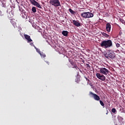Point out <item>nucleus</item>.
Here are the masks:
<instances>
[{
    "label": "nucleus",
    "instance_id": "1",
    "mask_svg": "<svg viewBox=\"0 0 125 125\" xmlns=\"http://www.w3.org/2000/svg\"><path fill=\"white\" fill-rule=\"evenodd\" d=\"M100 46L104 48H109V47H111V46H113V43L111 40H107L102 42Z\"/></svg>",
    "mask_w": 125,
    "mask_h": 125
},
{
    "label": "nucleus",
    "instance_id": "2",
    "mask_svg": "<svg viewBox=\"0 0 125 125\" xmlns=\"http://www.w3.org/2000/svg\"><path fill=\"white\" fill-rule=\"evenodd\" d=\"M116 53L114 52V51L108 50L107 52L104 54V57L107 59H116Z\"/></svg>",
    "mask_w": 125,
    "mask_h": 125
},
{
    "label": "nucleus",
    "instance_id": "3",
    "mask_svg": "<svg viewBox=\"0 0 125 125\" xmlns=\"http://www.w3.org/2000/svg\"><path fill=\"white\" fill-rule=\"evenodd\" d=\"M68 62L70 63H67V65L69 68H72L73 69H76V70H80V68L78 67L77 63L74 62L73 59H69Z\"/></svg>",
    "mask_w": 125,
    "mask_h": 125
},
{
    "label": "nucleus",
    "instance_id": "4",
    "mask_svg": "<svg viewBox=\"0 0 125 125\" xmlns=\"http://www.w3.org/2000/svg\"><path fill=\"white\" fill-rule=\"evenodd\" d=\"M81 15L82 17H83V18H85V19L91 18L94 16L93 14L90 12H85L81 13Z\"/></svg>",
    "mask_w": 125,
    "mask_h": 125
},
{
    "label": "nucleus",
    "instance_id": "5",
    "mask_svg": "<svg viewBox=\"0 0 125 125\" xmlns=\"http://www.w3.org/2000/svg\"><path fill=\"white\" fill-rule=\"evenodd\" d=\"M49 3L54 6H61V4L59 0H50Z\"/></svg>",
    "mask_w": 125,
    "mask_h": 125
},
{
    "label": "nucleus",
    "instance_id": "6",
    "mask_svg": "<svg viewBox=\"0 0 125 125\" xmlns=\"http://www.w3.org/2000/svg\"><path fill=\"white\" fill-rule=\"evenodd\" d=\"M89 95L90 97H93L96 101H99L100 100V97L97 94L93 93L91 91L89 92Z\"/></svg>",
    "mask_w": 125,
    "mask_h": 125
},
{
    "label": "nucleus",
    "instance_id": "7",
    "mask_svg": "<svg viewBox=\"0 0 125 125\" xmlns=\"http://www.w3.org/2000/svg\"><path fill=\"white\" fill-rule=\"evenodd\" d=\"M100 73L102 74V75L107 76V75L109 74V70L107 69V68L105 67H102L100 68Z\"/></svg>",
    "mask_w": 125,
    "mask_h": 125
},
{
    "label": "nucleus",
    "instance_id": "8",
    "mask_svg": "<svg viewBox=\"0 0 125 125\" xmlns=\"http://www.w3.org/2000/svg\"><path fill=\"white\" fill-rule=\"evenodd\" d=\"M18 6L20 11H21V14H24L25 15V16H24V15H22V18H23V19H25V18H26V19H27V12H26L25 10L23 9V8H22V7H20L19 5H18Z\"/></svg>",
    "mask_w": 125,
    "mask_h": 125
},
{
    "label": "nucleus",
    "instance_id": "9",
    "mask_svg": "<svg viewBox=\"0 0 125 125\" xmlns=\"http://www.w3.org/2000/svg\"><path fill=\"white\" fill-rule=\"evenodd\" d=\"M96 76L99 80H101L103 82H105V80H106V77L104 76L103 74H101L100 73H96Z\"/></svg>",
    "mask_w": 125,
    "mask_h": 125
},
{
    "label": "nucleus",
    "instance_id": "10",
    "mask_svg": "<svg viewBox=\"0 0 125 125\" xmlns=\"http://www.w3.org/2000/svg\"><path fill=\"white\" fill-rule=\"evenodd\" d=\"M31 4L33 5H34L35 6H36L37 7H38V8H42V6L37 1H35V0H29Z\"/></svg>",
    "mask_w": 125,
    "mask_h": 125
},
{
    "label": "nucleus",
    "instance_id": "11",
    "mask_svg": "<svg viewBox=\"0 0 125 125\" xmlns=\"http://www.w3.org/2000/svg\"><path fill=\"white\" fill-rule=\"evenodd\" d=\"M24 37L25 39L27 41V42H33L32 39H31V36L28 35L27 34H24Z\"/></svg>",
    "mask_w": 125,
    "mask_h": 125
},
{
    "label": "nucleus",
    "instance_id": "12",
    "mask_svg": "<svg viewBox=\"0 0 125 125\" xmlns=\"http://www.w3.org/2000/svg\"><path fill=\"white\" fill-rule=\"evenodd\" d=\"M117 119L118 120L119 123L122 124V125H125V122L124 121V118L123 117L120 116V115H118L117 116Z\"/></svg>",
    "mask_w": 125,
    "mask_h": 125
},
{
    "label": "nucleus",
    "instance_id": "13",
    "mask_svg": "<svg viewBox=\"0 0 125 125\" xmlns=\"http://www.w3.org/2000/svg\"><path fill=\"white\" fill-rule=\"evenodd\" d=\"M14 16V14L13 13V12L12 11H11L9 12V13L8 14L7 17L9 19H12Z\"/></svg>",
    "mask_w": 125,
    "mask_h": 125
},
{
    "label": "nucleus",
    "instance_id": "14",
    "mask_svg": "<svg viewBox=\"0 0 125 125\" xmlns=\"http://www.w3.org/2000/svg\"><path fill=\"white\" fill-rule=\"evenodd\" d=\"M72 22H73V25H74V26H76V27H81V23L79 22L78 21L76 20H73Z\"/></svg>",
    "mask_w": 125,
    "mask_h": 125
},
{
    "label": "nucleus",
    "instance_id": "15",
    "mask_svg": "<svg viewBox=\"0 0 125 125\" xmlns=\"http://www.w3.org/2000/svg\"><path fill=\"white\" fill-rule=\"evenodd\" d=\"M106 31H107L108 33L111 31V24L109 23H107L106 24Z\"/></svg>",
    "mask_w": 125,
    "mask_h": 125
},
{
    "label": "nucleus",
    "instance_id": "16",
    "mask_svg": "<svg viewBox=\"0 0 125 125\" xmlns=\"http://www.w3.org/2000/svg\"><path fill=\"white\" fill-rule=\"evenodd\" d=\"M62 35L64 37H68V32L67 31H63L62 32Z\"/></svg>",
    "mask_w": 125,
    "mask_h": 125
},
{
    "label": "nucleus",
    "instance_id": "17",
    "mask_svg": "<svg viewBox=\"0 0 125 125\" xmlns=\"http://www.w3.org/2000/svg\"><path fill=\"white\" fill-rule=\"evenodd\" d=\"M102 36L104 37H105V38H109V36L107 33H105V32H102Z\"/></svg>",
    "mask_w": 125,
    "mask_h": 125
},
{
    "label": "nucleus",
    "instance_id": "18",
    "mask_svg": "<svg viewBox=\"0 0 125 125\" xmlns=\"http://www.w3.org/2000/svg\"><path fill=\"white\" fill-rule=\"evenodd\" d=\"M32 11L33 13H36L37 12V9L36 8V7H33L32 8Z\"/></svg>",
    "mask_w": 125,
    "mask_h": 125
},
{
    "label": "nucleus",
    "instance_id": "19",
    "mask_svg": "<svg viewBox=\"0 0 125 125\" xmlns=\"http://www.w3.org/2000/svg\"><path fill=\"white\" fill-rule=\"evenodd\" d=\"M69 12H70V13L71 14H75L76 13V12H75V11L72 10V9H71V8L69 9Z\"/></svg>",
    "mask_w": 125,
    "mask_h": 125
},
{
    "label": "nucleus",
    "instance_id": "20",
    "mask_svg": "<svg viewBox=\"0 0 125 125\" xmlns=\"http://www.w3.org/2000/svg\"><path fill=\"white\" fill-rule=\"evenodd\" d=\"M34 48L36 49V50L37 52L39 53V54H41V53H42L40 49L37 48L35 46H34Z\"/></svg>",
    "mask_w": 125,
    "mask_h": 125
},
{
    "label": "nucleus",
    "instance_id": "21",
    "mask_svg": "<svg viewBox=\"0 0 125 125\" xmlns=\"http://www.w3.org/2000/svg\"><path fill=\"white\" fill-rule=\"evenodd\" d=\"M41 57H43V58H44V57H45V54L43 53V52L41 53L40 54Z\"/></svg>",
    "mask_w": 125,
    "mask_h": 125
},
{
    "label": "nucleus",
    "instance_id": "22",
    "mask_svg": "<svg viewBox=\"0 0 125 125\" xmlns=\"http://www.w3.org/2000/svg\"><path fill=\"white\" fill-rule=\"evenodd\" d=\"M99 101H100V103L101 105L102 106H103V107H104V103H103V102L101 100H100Z\"/></svg>",
    "mask_w": 125,
    "mask_h": 125
},
{
    "label": "nucleus",
    "instance_id": "23",
    "mask_svg": "<svg viewBox=\"0 0 125 125\" xmlns=\"http://www.w3.org/2000/svg\"><path fill=\"white\" fill-rule=\"evenodd\" d=\"M10 20H11L10 21L11 23L13 24V25H15L16 23H15V22H14V21L11 19H10Z\"/></svg>",
    "mask_w": 125,
    "mask_h": 125
},
{
    "label": "nucleus",
    "instance_id": "24",
    "mask_svg": "<svg viewBox=\"0 0 125 125\" xmlns=\"http://www.w3.org/2000/svg\"><path fill=\"white\" fill-rule=\"evenodd\" d=\"M111 112L112 113H116V108H112L111 110Z\"/></svg>",
    "mask_w": 125,
    "mask_h": 125
},
{
    "label": "nucleus",
    "instance_id": "25",
    "mask_svg": "<svg viewBox=\"0 0 125 125\" xmlns=\"http://www.w3.org/2000/svg\"><path fill=\"white\" fill-rule=\"evenodd\" d=\"M86 66L87 69H90V65H89V64H86Z\"/></svg>",
    "mask_w": 125,
    "mask_h": 125
},
{
    "label": "nucleus",
    "instance_id": "26",
    "mask_svg": "<svg viewBox=\"0 0 125 125\" xmlns=\"http://www.w3.org/2000/svg\"><path fill=\"white\" fill-rule=\"evenodd\" d=\"M4 15V14L1 12V11H0V16H3Z\"/></svg>",
    "mask_w": 125,
    "mask_h": 125
},
{
    "label": "nucleus",
    "instance_id": "27",
    "mask_svg": "<svg viewBox=\"0 0 125 125\" xmlns=\"http://www.w3.org/2000/svg\"><path fill=\"white\" fill-rule=\"evenodd\" d=\"M116 47H120V43H116Z\"/></svg>",
    "mask_w": 125,
    "mask_h": 125
},
{
    "label": "nucleus",
    "instance_id": "28",
    "mask_svg": "<svg viewBox=\"0 0 125 125\" xmlns=\"http://www.w3.org/2000/svg\"><path fill=\"white\" fill-rule=\"evenodd\" d=\"M84 78L85 79L86 82H87V83H89V79H87V78H86V77H84Z\"/></svg>",
    "mask_w": 125,
    "mask_h": 125
},
{
    "label": "nucleus",
    "instance_id": "29",
    "mask_svg": "<svg viewBox=\"0 0 125 125\" xmlns=\"http://www.w3.org/2000/svg\"><path fill=\"white\" fill-rule=\"evenodd\" d=\"M120 21L122 23H125V21L123 19H121Z\"/></svg>",
    "mask_w": 125,
    "mask_h": 125
},
{
    "label": "nucleus",
    "instance_id": "30",
    "mask_svg": "<svg viewBox=\"0 0 125 125\" xmlns=\"http://www.w3.org/2000/svg\"><path fill=\"white\" fill-rule=\"evenodd\" d=\"M42 29L39 28V29H38V32H39V33H42Z\"/></svg>",
    "mask_w": 125,
    "mask_h": 125
},
{
    "label": "nucleus",
    "instance_id": "31",
    "mask_svg": "<svg viewBox=\"0 0 125 125\" xmlns=\"http://www.w3.org/2000/svg\"><path fill=\"white\" fill-rule=\"evenodd\" d=\"M115 125H123V124H122V123H118V124H116Z\"/></svg>",
    "mask_w": 125,
    "mask_h": 125
},
{
    "label": "nucleus",
    "instance_id": "32",
    "mask_svg": "<svg viewBox=\"0 0 125 125\" xmlns=\"http://www.w3.org/2000/svg\"><path fill=\"white\" fill-rule=\"evenodd\" d=\"M79 82H80V78L77 79H77L76 80V83H79Z\"/></svg>",
    "mask_w": 125,
    "mask_h": 125
},
{
    "label": "nucleus",
    "instance_id": "33",
    "mask_svg": "<svg viewBox=\"0 0 125 125\" xmlns=\"http://www.w3.org/2000/svg\"><path fill=\"white\" fill-rule=\"evenodd\" d=\"M30 44H31V45H33V46L35 47V45H34V43L33 42L30 43Z\"/></svg>",
    "mask_w": 125,
    "mask_h": 125
},
{
    "label": "nucleus",
    "instance_id": "34",
    "mask_svg": "<svg viewBox=\"0 0 125 125\" xmlns=\"http://www.w3.org/2000/svg\"><path fill=\"white\" fill-rule=\"evenodd\" d=\"M46 63H47L48 65H49V62H48V61H46Z\"/></svg>",
    "mask_w": 125,
    "mask_h": 125
},
{
    "label": "nucleus",
    "instance_id": "35",
    "mask_svg": "<svg viewBox=\"0 0 125 125\" xmlns=\"http://www.w3.org/2000/svg\"><path fill=\"white\" fill-rule=\"evenodd\" d=\"M82 62H83V63H84V60H83L82 61Z\"/></svg>",
    "mask_w": 125,
    "mask_h": 125
},
{
    "label": "nucleus",
    "instance_id": "36",
    "mask_svg": "<svg viewBox=\"0 0 125 125\" xmlns=\"http://www.w3.org/2000/svg\"><path fill=\"white\" fill-rule=\"evenodd\" d=\"M21 6H23V3H21Z\"/></svg>",
    "mask_w": 125,
    "mask_h": 125
},
{
    "label": "nucleus",
    "instance_id": "37",
    "mask_svg": "<svg viewBox=\"0 0 125 125\" xmlns=\"http://www.w3.org/2000/svg\"><path fill=\"white\" fill-rule=\"evenodd\" d=\"M22 15H23V16H25V15L24 14H22Z\"/></svg>",
    "mask_w": 125,
    "mask_h": 125
},
{
    "label": "nucleus",
    "instance_id": "38",
    "mask_svg": "<svg viewBox=\"0 0 125 125\" xmlns=\"http://www.w3.org/2000/svg\"><path fill=\"white\" fill-rule=\"evenodd\" d=\"M17 3H19V2H18V1H17Z\"/></svg>",
    "mask_w": 125,
    "mask_h": 125
},
{
    "label": "nucleus",
    "instance_id": "39",
    "mask_svg": "<svg viewBox=\"0 0 125 125\" xmlns=\"http://www.w3.org/2000/svg\"><path fill=\"white\" fill-rule=\"evenodd\" d=\"M106 115H108V112L106 113Z\"/></svg>",
    "mask_w": 125,
    "mask_h": 125
}]
</instances>
